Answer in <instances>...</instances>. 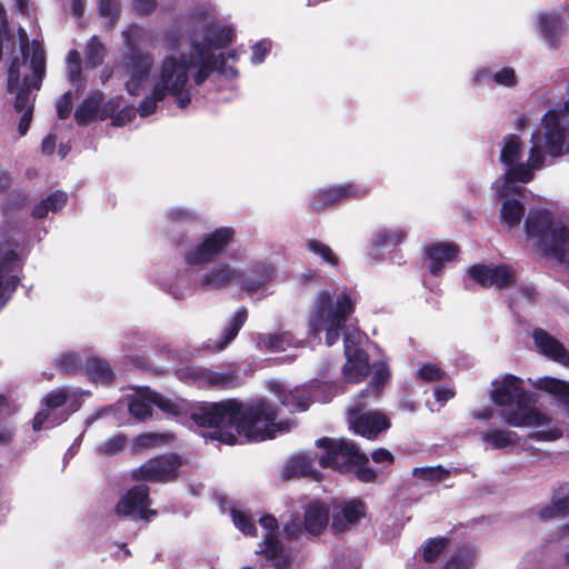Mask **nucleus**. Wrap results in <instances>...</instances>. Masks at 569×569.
<instances>
[{"label":"nucleus","mask_w":569,"mask_h":569,"mask_svg":"<svg viewBox=\"0 0 569 569\" xmlns=\"http://www.w3.org/2000/svg\"><path fill=\"white\" fill-rule=\"evenodd\" d=\"M451 540L448 537L429 538L422 547V559L425 562L433 563L450 545Z\"/></svg>","instance_id":"nucleus-36"},{"label":"nucleus","mask_w":569,"mask_h":569,"mask_svg":"<svg viewBox=\"0 0 569 569\" xmlns=\"http://www.w3.org/2000/svg\"><path fill=\"white\" fill-rule=\"evenodd\" d=\"M103 98V93L101 91H97L81 101L74 112V120L78 126H88L98 118V112Z\"/></svg>","instance_id":"nucleus-28"},{"label":"nucleus","mask_w":569,"mask_h":569,"mask_svg":"<svg viewBox=\"0 0 569 569\" xmlns=\"http://www.w3.org/2000/svg\"><path fill=\"white\" fill-rule=\"evenodd\" d=\"M317 447L323 449V453L319 458V465L322 468L351 471L357 459L368 461L367 455L361 452L359 447L348 439L323 437L317 440Z\"/></svg>","instance_id":"nucleus-6"},{"label":"nucleus","mask_w":569,"mask_h":569,"mask_svg":"<svg viewBox=\"0 0 569 569\" xmlns=\"http://www.w3.org/2000/svg\"><path fill=\"white\" fill-rule=\"evenodd\" d=\"M369 192L367 187L357 183H342L322 188L313 193L310 200V210L320 213L341 203L365 198Z\"/></svg>","instance_id":"nucleus-10"},{"label":"nucleus","mask_w":569,"mask_h":569,"mask_svg":"<svg viewBox=\"0 0 569 569\" xmlns=\"http://www.w3.org/2000/svg\"><path fill=\"white\" fill-rule=\"evenodd\" d=\"M44 201L49 207L50 211L56 212L57 210H60L66 206L68 197L67 193L63 191H54L47 198H44Z\"/></svg>","instance_id":"nucleus-64"},{"label":"nucleus","mask_w":569,"mask_h":569,"mask_svg":"<svg viewBox=\"0 0 569 569\" xmlns=\"http://www.w3.org/2000/svg\"><path fill=\"white\" fill-rule=\"evenodd\" d=\"M468 274L482 288L503 290L516 283V272L507 264H473Z\"/></svg>","instance_id":"nucleus-13"},{"label":"nucleus","mask_w":569,"mask_h":569,"mask_svg":"<svg viewBox=\"0 0 569 569\" xmlns=\"http://www.w3.org/2000/svg\"><path fill=\"white\" fill-rule=\"evenodd\" d=\"M31 60L30 67L32 70V77L26 76L22 79V84L14 90L17 93L14 100V110L17 112H24L28 107L33 106L30 102L31 88L39 90L42 83V79L46 74V56L44 50L38 41H32L31 44Z\"/></svg>","instance_id":"nucleus-11"},{"label":"nucleus","mask_w":569,"mask_h":569,"mask_svg":"<svg viewBox=\"0 0 569 569\" xmlns=\"http://www.w3.org/2000/svg\"><path fill=\"white\" fill-rule=\"evenodd\" d=\"M516 432L502 429H489L482 433L483 442L491 446L492 449H505L513 443Z\"/></svg>","instance_id":"nucleus-38"},{"label":"nucleus","mask_w":569,"mask_h":569,"mask_svg":"<svg viewBox=\"0 0 569 569\" xmlns=\"http://www.w3.org/2000/svg\"><path fill=\"white\" fill-rule=\"evenodd\" d=\"M545 144L548 154L553 158L569 153L565 130H549L545 132Z\"/></svg>","instance_id":"nucleus-34"},{"label":"nucleus","mask_w":569,"mask_h":569,"mask_svg":"<svg viewBox=\"0 0 569 569\" xmlns=\"http://www.w3.org/2000/svg\"><path fill=\"white\" fill-rule=\"evenodd\" d=\"M56 368L62 372L78 373L80 366V357L77 353H63L56 361Z\"/></svg>","instance_id":"nucleus-52"},{"label":"nucleus","mask_w":569,"mask_h":569,"mask_svg":"<svg viewBox=\"0 0 569 569\" xmlns=\"http://www.w3.org/2000/svg\"><path fill=\"white\" fill-rule=\"evenodd\" d=\"M81 370L93 383L110 385L114 380L110 363L100 357H89L81 366Z\"/></svg>","instance_id":"nucleus-25"},{"label":"nucleus","mask_w":569,"mask_h":569,"mask_svg":"<svg viewBox=\"0 0 569 569\" xmlns=\"http://www.w3.org/2000/svg\"><path fill=\"white\" fill-rule=\"evenodd\" d=\"M368 403L355 402L348 411L350 429L358 436L368 440H375L377 437L391 427V421L387 415L381 411H365Z\"/></svg>","instance_id":"nucleus-9"},{"label":"nucleus","mask_w":569,"mask_h":569,"mask_svg":"<svg viewBox=\"0 0 569 569\" xmlns=\"http://www.w3.org/2000/svg\"><path fill=\"white\" fill-rule=\"evenodd\" d=\"M296 343V338L289 331L268 333L259 338V345L269 351H283Z\"/></svg>","instance_id":"nucleus-30"},{"label":"nucleus","mask_w":569,"mask_h":569,"mask_svg":"<svg viewBox=\"0 0 569 569\" xmlns=\"http://www.w3.org/2000/svg\"><path fill=\"white\" fill-rule=\"evenodd\" d=\"M509 169L505 173V181L507 183L522 182L528 183L533 179V170L528 163H517L508 166Z\"/></svg>","instance_id":"nucleus-44"},{"label":"nucleus","mask_w":569,"mask_h":569,"mask_svg":"<svg viewBox=\"0 0 569 569\" xmlns=\"http://www.w3.org/2000/svg\"><path fill=\"white\" fill-rule=\"evenodd\" d=\"M142 36H143V29L136 23L128 26L122 31L123 42H124L126 48L129 50V52L140 50L139 44L142 39Z\"/></svg>","instance_id":"nucleus-51"},{"label":"nucleus","mask_w":569,"mask_h":569,"mask_svg":"<svg viewBox=\"0 0 569 569\" xmlns=\"http://www.w3.org/2000/svg\"><path fill=\"white\" fill-rule=\"evenodd\" d=\"M367 516V505L359 498L345 500L335 507L330 529L333 535H341L359 525Z\"/></svg>","instance_id":"nucleus-14"},{"label":"nucleus","mask_w":569,"mask_h":569,"mask_svg":"<svg viewBox=\"0 0 569 569\" xmlns=\"http://www.w3.org/2000/svg\"><path fill=\"white\" fill-rule=\"evenodd\" d=\"M329 507L320 500H315L305 507L303 529L311 536L321 535L329 523Z\"/></svg>","instance_id":"nucleus-22"},{"label":"nucleus","mask_w":569,"mask_h":569,"mask_svg":"<svg viewBox=\"0 0 569 569\" xmlns=\"http://www.w3.org/2000/svg\"><path fill=\"white\" fill-rule=\"evenodd\" d=\"M368 461L357 459V462L352 465L356 478L365 483L375 482L378 478L377 472L368 466Z\"/></svg>","instance_id":"nucleus-54"},{"label":"nucleus","mask_w":569,"mask_h":569,"mask_svg":"<svg viewBox=\"0 0 569 569\" xmlns=\"http://www.w3.org/2000/svg\"><path fill=\"white\" fill-rule=\"evenodd\" d=\"M445 372L433 363H425L418 371V378L425 382L442 380Z\"/></svg>","instance_id":"nucleus-59"},{"label":"nucleus","mask_w":569,"mask_h":569,"mask_svg":"<svg viewBox=\"0 0 569 569\" xmlns=\"http://www.w3.org/2000/svg\"><path fill=\"white\" fill-rule=\"evenodd\" d=\"M81 397L70 392V398L64 406L66 408L59 411V416L54 417L56 423L61 425L67 421L72 413L77 412L81 408Z\"/></svg>","instance_id":"nucleus-55"},{"label":"nucleus","mask_w":569,"mask_h":569,"mask_svg":"<svg viewBox=\"0 0 569 569\" xmlns=\"http://www.w3.org/2000/svg\"><path fill=\"white\" fill-rule=\"evenodd\" d=\"M191 377L210 388L230 389L241 385L240 371L236 365L229 366V368L223 371H216L208 368L192 369Z\"/></svg>","instance_id":"nucleus-17"},{"label":"nucleus","mask_w":569,"mask_h":569,"mask_svg":"<svg viewBox=\"0 0 569 569\" xmlns=\"http://www.w3.org/2000/svg\"><path fill=\"white\" fill-rule=\"evenodd\" d=\"M239 277H241V273L228 263H217L201 276L199 287L206 291L219 290L229 286Z\"/></svg>","instance_id":"nucleus-21"},{"label":"nucleus","mask_w":569,"mask_h":569,"mask_svg":"<svg viewBox=\"0 0 569 569\" xmlns=\"http://www.w3.org/2000/svg\"><path fill=\"white\" fill-rule=\"evenodd\" d=\"M154 58L149 52L141 50L130 51L124 58V68L129 76L138 79H147L153 67Z\"/></svg>","instance_id":"nucleus-26"},{"label":"nucleus","mask_w":569,"mask_h":569,"mask_svg":"<svg viewBox=\"0 0 569 569\" xmlns=\"http://www.w3.org/2000/svg\"><path fill=\"white\" fill-rule=\"evenodd\" d=\"M313 473L312 460L308 456H297L292 458L286 467L287 478L307 477Z\"/></svg>","instance_id":"nucleus-37"},{"label":"nucleus","mask_w":569,"mask_h":569,"mask_svg":"<svg viewBox=\"0 0 569 569\" xmlns=\"http://www.w3.org/2000/svg\"><path fill=\"white\" fill-rule=\"evenodd\" d=\"M357 301L351 293L343 289L333 296L328 290H321L310 313L309 326L315 333L326 332L327 346H333L340 338L341 330L356 310Z\"/></svg>","instance_id":"nucleus-3"},{"label":"nucleus","mask_w":569,"mask_h":569,"mask_svg":"<svg viewBox=\"0 0 569 569\" xmlns=\"http://www.w3.org/2000/svg\"><path fill=\"white\" fill-rule=\"evenodd\" d=\"M212 48L209 42L204 40L198 41L194 40L191 43V53L190 58H187L184 54H181L179 58L173 57V59L178 62V64L186 69V77L188 78V71L191 69L192 64L201 63L206 61V59L210 58V62H218L217 57L211 52Z\"/></svg>","instance_id":"nucleus-27"},{"label":"nucleus","mask_w":569,"mask_h":569,"mask_svg":"<svg viewBox=\"0 0 569 569\" xmlns=\"http://www.w3.org/2000/svg\"><path fill=\"white\" fill-rule=\"evenodd\" d=\"M150 497L147 485H136L131 487L117 502L114 513L119 517L136 516L139 519L149 521L157 511L149 508Z\"/></svg>","instance_id":"nucleus-12"},{"label":"nucleus","mask_w":569,"mask_h":569,"mask_svg":"<svg viewBox=\"0 0 569 569\" xmlns=\"http://www.w3.org/2000/svg\"><path fill=\"white\" fill-rule=\"evenodd\" d=\"M562 20L553 13H543L539 17V28L546 41L553 48H558V31Z\"/></svg>","instance_id":"nucleus-31"},{"label":"nucleus","mask_w":569,"mask_h":569,"mask_svg":"<svg viewBox=\"0 0 569 569\" xmlns=\"http://www.w3.org/2000/svg\"><path fill=\"white\" fill-rule=\"evenodd\" d=\"M258 552L267 560L273 561L276 569H289L291 566V560L284 552L282 542L274 536V533H268L264 537Z\"/></svg>","instance_id":"nucleus-24"},{"label":"nucleus","mask_w":569,"mask_h":569,"mask_svg":"<svg viewBox=\"0 0 569 569\" xmlns=\"http://www.w3.org/2000/svg\"><path fill=\"white\" fill-rule=\"evenodd\" d=\"M525 230L530 239H537L545 256L561 259L569 250V228L553 222L547 209H531L525 220Z\"/></svg>","instance_id":"nucleus-5"},{"label":"nucleus","mask_w":569,"mask_h":569,"mask_svg":"<svg viewBox=\"0 0 569 569\" xmlns=\"http://www.w3.org/2000/svg\"><path fill=\"white\" fill-rule=\"evenodd\" d=\"M475 558V549L469 545H462L450 556L441 569H470Z\"/></svg>","instance_id":"nucleus-32"},{"label":"nucleus","mask_w":569,"mask_h":569,"mask_svg":"<svg viewBox=\"0 0 569 569\" xmlns=\"http://www.w3.org/2000/svg\"><path fill=\"white\" fill-rule=\"evenodd\" d=\"M345 345H347V339H345ZM345 347L347 361L342 368L343 379L349 383H359L369 375V356L360 348H356L350 353L348 346Z\"/></svg>","instance_id":"nucleus-20"},{"label":"nucleus","mask_w":569,"mask_h":569,"mask_svg":"<svg viewBox=\"0 0 569 569\" xmlns=\"http://www.w3.org/2000/svg\"><path fill=\"white\" fill-rule=\"evenodd\" d=\"M234 39V31L231 27L221 26L211 31V36H208L203 39L206 42L210 43V47L213 49H223L229 46Z\"/></svg>","instance_id":"nucleus-42"},{"label":"nucleus","mask_w":569,"mask_h":569,"mask_svg":"<svg viewBox=\"0 0 569 569\" xmlns=\"http://www.w3.org/2000/svg\"><path fill=\"white\" fill-rule=\"evenodd\" d=\"M99 13L107 19V28L112 30L118 23L120 17V7L118 0H99Z\"/></svg>","instance_id":"nucleus-46"},{"label":"nucleus","mask_w":569,"mask_h":569,"mask_svg":"<svg viewBox=\"0 0 569 569\" xmlns=\"http://www.w3.org/2000/svg\"><path fill=\"white\" fill-rule=\"evenodd\" d=\"M535 388L553 396L557 403L562 407L566 416L569 418V382L553 377L539 378Z\"/></svg>","instance_id":"nucleus-23"},{"label":"nucleus","mask_w":569,"mask_h":569,"mask_svg":"<svg viewBox=\"0 0 569 569\" xmlns=\"http://www.w3.org/2000/svg\"><path fill=\"white\" fill-rule=\"evenodd\" d=\"M137 114V109L133 106H124L122 109H118L111 124L113 127H123L130 123Z\"/></svg>","instance_id":"nucleus-63"},{"label":"nucleus","mask_w":569,"mask_h":569,"mask_svg":"<svg viewBox=\"0 0 569 569\" xmlns=\"http://www.w3.org/2000/svg\"><path fill=\"white\" fill-rule=\"evenodd\" d=\"M191 68H197V71L193 76V81L196 86H201L206 82V80L210 77V74L216 71L217 62H210V58L206 59V61L197 64H192Z\"/></svg>","instance_id":"nucleus-56"},{"label":"nucleus","mask_w":569,"mask_h":569,"mask_svg":"<svg viewBox=\"0 0 569 569\" xmlns=\"http://www.w3.org/2000/svg\"><path fill=\"white\" fill-rule=\"evenodd\" d=\"M406 237V231L399 228L393 230H379L375 233L373 243L376 247H396L400 244Z\"/></svg>","instance_id":"nucleus-45"},{"label":"nucleus","mask_w":569,"mask_h":569,"mask_svg":"<svg viewBox=\"0 0 569 569\" xmlns=\"http://www.w3.org/2000/svg\"><path fill=\"white\" fill-rule=\"evenodd\" d=\"M70 398V391L67 388H57L49 391L42 399V409L37 412L32 419V429L40 431L44 423L58 426L54 417L59 416L57 409L63 408Z\"/></svg>","instance_id":"nucleus-15"},{"label":"nucleus","mask_w":569,"mask_h":569,"mask_svg":"<svg viewBox=\"0 0 569 569\" xmlns=\"http://www.w3.org/2000/svg\"><path fill=\"white\" fill-rule=\"evenodd\" d=\"M159 439L160 437L158 435L151 432L138 435L132 441L133 453H139L144 449L156 447Z\"/></svg>","instance_id":"nucleus-57"},{"label":"nucleus","mask_w":569,"mask_h":569,"mask_svg":"<svg viewBox=\"0 0 569 569\" xmlns=\"http://www.w3.org/2000/svg\"><path fill=\"white\" fill-rule=\"evenodd\" d=\"M492 80L499 86L509 88L515 87L518 83L516 72L511 67H505L495 72L492 74Z\"/></svg>","instance_id":"nucleus-61"},{"label":"nucleus","mask_w":569,"mask_h":569,"mask_svg":"<svg viewBox=\"0 0 569 569\" xmlns=\"http://www.w3.org/2000/svg\"><path fill=\"white\" fill-rule=\"evenodd\" d=\"M490 391L491 401L498 407H505L500 417L511 427L543 426L550 418L533 406V395L526 390L521 378L506 375L501 382H493Z\"/></svg>","instance_id":"nucleus-2"},{"label":"nucleus","mask_w":569,"mask_h":569,"mask_svg":"<svg viewBox=\"0 0 569 569\" xmlns=\"http://www.w3.org/2000/svg\"><path fill=\"white\" fill-rule=\"evenodd\" d=\"M532 339L540 355L563 366H569V351L548 331L536 328L532 331Z\"/></svg>","instance_id":"nucleus-18"},{"label":"nucleus","mask_w":569,"mask_h":569,"mask_svg":"<svg viewBox=\"0 0 569 569\" xmlns=\"http://www.w3.org/2000/svg\"><path fill=\"white\" fill-rule=\"evenodd\" d=\"M143 398L166 413L178 416L181 412L179 403L149 388L143 390Z\"/></svg>","instance_id":"nucleus-35"},{"label":"nucleus","mask_w":569,"mask_h":569,"mask_svg":"<svg viewBox=\"0 0 569 569\" xmlns=\"http://www.w3.org/2000/svg\"><path fill=\"white\" fill-rule=\"evenodd\" d=\"M128 438L124 433L119 432L104 442H102L98 447V452L106 457H112L121 452L126 445H127Z\"/></svg>","instance_id":"nucleus-48"},{"label":"nucleus","mask_w":569,"mask_h":569,"mask_svg":"<svg viewBox=\"0 0 569 569\" xmlns=\"http://www.w3.org/2000/svg\"><path fill=\"white\" fill-rule=\"evenodd\" d=\"M459 247L455 242H435L425 248V259L429 261V271L433 276H440L445 263L456 260Z\"/></svg>","instance_id":"nucleus-19"},{"label":"nucleus","mask_w":569,"mask_h":569,"mask_svg":"<svg viewBox=\"0 0 569 569\" xmlns=\"http://www.w3.org/2000/svg\"><path fill=\"white\" fill-rule=\"evenodd\" d=\"M20 60L18 57H14L9 66L8 69V83L7 89L8 92L14 93V90L18 89L19 86L22 84V81L20 80Z\"/></svg>","instance_id":"nucleus-58"},{"label":"nucleus","mask_w":569,"mask_h":569,"mask_svg":"<svg viewBox=\"0 0 569 569\" xmlns=\"http://www.w3.org/2000/svg\"><path fill=\"white\" fill-rule=\"evenodd\" d=\"M122 101L121 96L112 97L103 104H100V109L98 112V118L100 120H107L111 119L113 120V117L116 116L117 110L120 108Z\"/></svg>","instance_id":"nucleus-60"},{"label":"nucleus","mask_w":569,"mask_h":569,"mask_svg":"<svg viewBox=\"0 0 569 569\" xmlns=\"http://www.w3.org/2000/svg\"><path fill=\"white\" fill-rule=\"evenodd\" d=\"M525 206L518 199H507L501 206V220L509 228L518 227L525 216Z\"/></svg>","instance_id":"nucleus-33"},{"label":"nucleus","mask_w":569,"mask_h":569,"mask_svg":"<svg viewBox=\"0 0 569 569\" xmlns=\"http://www.w3.org/2000/svg\"><path fill=\"white\" fill-rule=\"evenodd\" d=\"M248 319V311L243 307L236 312L228 326L224 328L219 340L216 341L214 349L218 351L223 350L231 341L236 339L240 329L243 327Z\"/></svg>","instance_id":"nucleus-29"},{"label":"nucleus","mask_w":569,"mask_h":569,"mask_svg":"<svg viewBox=\"0 0 569 569\" xmlns=\"http://www.w3.org/2000/svg\"><path fill=\"white\" fill-rule=\"evenodd\" d=\"M72 101H73V97H72L71 91L64 92L57 101V103H56L57 116L60 120H66L71 114Z\"/></svg>","instance_id":"nucleus-62"},{"label":"nucleus","mask_w":569,"mask_h":569,"mask_svg":"<svg viewBox=\"0 0 569 569\" xmlns=\"http://www.w3.org/2000/svg\"><path fill=\"white\" fill-rule=\"evenodd\" d=\"M234 234L231 227H220L206 233L198 244L186 252L184 262L190 267L213 262L233 242Z\"/></svg>","instance_id":"nucleus-8"},{"label":"nucleus","mask_w":569,"mask_h":569,"mask_svg":"<svg viewBox=\"0 0 569 569\" xmlns=\"http://www.w3.org/2000/svg\"><path fill=\"white\" fill-rule=\"evenodd\" d=\"M231 515H232V520H233L234 526L243 535L251 536V537L257 536V527H256L252 518L248 513H246L241 510L233 509L231 511Z\"/></svg>","instance_id":"nucleus-50"},{"label":"nucleus","mask_w":569,"mask_h":569,"mask_svg":"<svg viewBox=\"0 0 569 569\" xmlns=\"http://www.w3.org/2000/svg\"><path fill=\"white\" fill-rule=\"evenodd\" d=\"M375 367L376 369L369 385L372 387L373 399L378 400L381 397L386 385L390 380L391 372L385 362L376 363Z\"/></svg>","instance_id":"nucleus-40"},{"label":"nucleus","mask_w":569,"mask_h":569,"mask_svg":"<svg viewBox=\"0 0 569 569\" xmlns=\"http://www.w3.org/2000/svg\"><path fill=\"white\" fill-rule=\"evenodd\" d=\"M278 405L264 398L242 402L230 398L218 402H203L191 412V420L199 427L211 428L209 438L233 446L237 436L248 442L273 439L279 432L289 430V422L277 421Z\"/></svg>","instance_id":"nucleus-1"},{"label":"nucleus","mask_w":569,"mask_h":569,"mask_svg":"<svg viewBox=\"0 0 569 569\" xmlns=\"http://www.w3.org/2000/svg\"><path fill=\"white\" fill-rule=\"evenodd\" d=\"M316 387V383H309L287 390L282 385L277 383L272 387V391L283 407L291 411H306L312 403Z\"/></svg>","instance_id":"nucleus-16"},{"label":"nucleus","mask_w":569,"mask_h":569,"mask_svg":"<svg viewBox=\"0 0 569 569\" xmlns=\"http://www.w3.org/2000/svg\"><path fill=\"white\" fill-rule=\"evenodd\" d=\"M151 403L143 398V391L140 398H133L128 406L129 413L140 421H144L152 417Z\"/></svg>","instance_id":"nucleus-49"},{"label":"nucleus","mask_w":569,"mask_h":569,"mask_svg":"<svg viewBox=\"0 0 569 569\" xmlns=\"http://www.w3.org/2000/svg\"><path fill=\"white\" fill-rule=\"evenodd\" d=\"M186 69L180 67L173 57H166L160 66V74L154 83L150 96L141 100L137 112L142 118L153 114L158 102L162 101L168 94L176 98V103L180 109H186L191 102V93L186 88L188 78Z\"/></svg>","instance_id":"nucleus-4"},{"label":"nucleus","mask_w":569,"mask_h":569,"mask_svg":"<svg viewBox=\"0 0 569 569\" xmlns=\"http://www.w3.org/2000/svg\"><path fill=\"white\" fill-rule=\"evenodd\" d=\"M81 56L77 50H70L67 56L68 78L70 81L76 82L80 79L82 67Z\"/></svg>","instance_id":"nucleus-53"},{"label":"nucleus","mask_w":569,"mask_h":569,"mask_svg":"<svg viewBox=\"0 0 569 569\" xmlns=\"http://www.w3.org/2000/svg\"><path fill=\"white\" fill-rule=\"evenodd\" d=\"M412 475L423 481L436 482L448 478L450 471L438 465L436 467H417L412 470Z\"/></svg>","instance_id":"nucleus-47"},{"label":"nucleus","mask_w":569,"mask_h":569,"mask_svg":"<svg viewBox=\"0 0 569 569\" xmlns=\"http://www.w3.org/2000/svg\"><path fill=\"white\" fill-rule=\"evenodd\" d=\"M521 156V142L517 134H508L500 153V161L506 166H512Z\"/></svg>","instance_id":"nucleus-39"},{"label":"nucleus","mask_w":569,"mask_h":569,"mask_svg":"<svg viewBox=\"0 0 569 569\" xmlns=\"http://www.w3.org/2000/svg\"><path fill=\"white\" fill-rule=\"evenodd\" d=\"M306 246L310 252L319 256L323 262L331 267H338L339 259L328 244L317 239H309Z\"/></svg>","instance_id":"nucleus-43"},{"label":"nucleus","mask_w":569,"mask_h":569,"mask_svg":"<svg viewBox=\"0 0 569 569\" xmlns=\"http://www.w3.org/2000/svg\"><path fill=\"white\" fill-rule=\"evenodd\" d=\"M183 460L176 452H166L150 458L138 468L132 469L131 478L136 481L168 483L177 481Z\"/></svg>","instance_id":"nucleus-7"},{"label":"nucleus","mask_w":569,"mask_h":569,"mask_svg":"<svg viewBox=\"0 0 569 569\" xmlns=\"http://www.w3.org/2000/svg\"><path fill=\"white\" fill-rule=\"evenodd\" d=\"M86 63L90 68H97L102 64L106 56V48L97 36L90 38L86 46Z\"/></svg>","instance_id":"nucleus-41"}]
</instances>
